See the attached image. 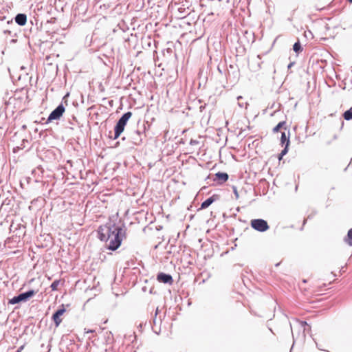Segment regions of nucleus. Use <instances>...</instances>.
I'll return each mask as SVG.
<instances>
[{"instance_id":"1","label":"nucleus","mask_w":352,"mask_h":352,"mask_svg":"<svg viewBox=\"0 0 352 352\" xmlns=\"http://www.w3.org/2000/svg\"><path fill=\"white\" fill-rule=\"evenodd\" d=\"M98 234L101 241H109L107 245L109 250L115 251L121 245L125 236V230L121 226L109 222L99 226Z\"/></svg>"},{"instance_id":"2","label":"nucleus","mask_w":352,"mask_h":352,"mask_svg":"<svg viewBox=\"0 0 352 352\" xmlns=\"http://www.w3.org/2000/svg\"><path fill=\"white\" fill-rule=\"evenodd\" d=\"M131 116L132 113L131 111H127L119 118L114 127V135L113 137H111V138L116 140L120 137L121 133L124 131V127Z\"/></svg>"},{"instance_id":"3","label":"nucleus","mask_w":352,"mask_h":352,"mask_svg":"<svg viewBox=\"0 0 352 352\" xmlns=\"http://www.w3.org/2000/svg\"><path fill=\"white\" fill-rule=\"evenodd\" d=\"M36 292L34 289H30L27 292H22L17 296H14L11 299L9 300L8 303L11 305H15L19 302H25L29 300L31 298H32Z\"/></svg>"},{"instance_id":"4","label":"nucleus","mask_w":352,"mask_h":352,"mask_svg":"<svg viewBox=\"0 0 352 352\" xmlns=\"http://www.w3.org/2000/svg\"><path fill=\"white\" fill-rule=\"evenodd\" d=\"M250 226L254 230L260 232H264L270 228L267 221L263 219H254L251 220Z\"/></svg>"},{"instance_id":"5","label":"nucleus","mask_w":352,"mask_h":352,"mask_svg":"<svg viewBox=\"0 0 352 352\" xmlns=\"http://www.w3.org/2000/svg\"><path fill=\"white\" fill-rule=\"evenodd\" d=\"M65 111L63 103L58 104L49 115L46 123L51 122L52 120H59Z\"/></svg>"},{"instance_id":"6","label":"nucleus","mask_w":352,"mask_h":352,"mask_svg":"<svg viewBox=\"0 0 352 352\" xmlns=\"http://www.w3.org/2000/svg\"><path fill=\"white\" fill-rule=\"evenodd\" d=\"M66 309L64 305L61 306L53 314L52 319L54 321L55 326L58 327L62 322L61 316L65 313Z\"/></svg>"},{"instance_id":"7","label":"nucleus","mask_w":352,"mask_h":352,"mask_svg":"<svg viewBox=\"0 0 352 352\" xmlns=\"http://www.w3.org/2000/svg\"><path fill=\"white\" fill-rule=\"evenodd\" d=\"M157 280L160 283H163L164 284L172 285L173 283L172 276L169 274H166L164 272H160L157 274Z\"/></svg>"},{"instance_id":"8","label":"nucleus","mask_w":352,"mask_h":352,"mask_svg":"<svg viewBox=\"0 0 352 352\" xmlns=\"http://www.w3.org/2000/svg\"><path fill=\"white\" fill-rule=\"evenodd\" d=\"M143 136H144V133L139 130L134 131L131 134L132 142L135 145H140L142 143Z\"/></svg>"},{"instance_id":"9","label":"nucleus","mask_w":352,"mask_h":352,"mask_svg":"<svg viewBox=\"0 0 352 352\" xmlns=\"http://www.w3.org/2000/svg\"><path fill=\"white\" fill-rule=\"evenodd\" d=\"M229 176L228 173L223 172H218L214 175V177L213 179L214 181L217 182L219 184H221L226 181H228Z\"/></svg>"},{"instance_id":"10","label":"nucleus","mask_w":352,"mask_h":352,"mask_svg":"<svg viewBox=\"0 0 352 352\" xmlns=\"http://www.w3.org/2000/svg\"><path fill=\"white\" fill-rule=\"evenodd\" d=\"M219 198V196L217 195H214L210 197H208L207 199H206L204 201H203L201 204V209H206L208 207H209L213 202H214L216 200H217Z\"/></svg>"},{"instance_id":"11","label":"nucleus","mask_w":352,"mask_h":352,"mask_svg":"<svg viewBox=\"0 0 352 352\" xmlns=\"http://www.w3.org/2000/svg\"><path fill=\"white\" fill-rule=\"evenodd\" d=\"M15 22L21 26L25 25L27 22V15L23 13H19L14 17Z\"/></svg>"},{"instance_id":"12","label":"nucleus","mask_w":352,"mask_h":352,"mask_svg":"<svg viewBox=\"0 0 352 352\" xmlns=\"http://www.w3.org/2000/svg\"><path fill=\"white\" fill-rule=\"evenodd\" d=\"M100 9L107 10L113 6V3L111 0H98Z\"/></svg>"},{"instance_id":"13","label":"nucleus","mask_w":352,"mask_h":352,"mask_svg":"<svg viewBox=\"0 0 352 352\" xmlns=\"http://www.w3.org/2000/svg\"><path fill=\"white\" fill-rule=\"evenodd\" d=\"M289 131H287V133L285 132L281 133V137H280V142L282 145L287 144L289 145L290 141H289Z\"/></svg>"},{"instance_id":"14","label":"nucleus","mask_w":352,"mask_h":352,"mask_svg":"<svg viewBox=\"0 0 352 352\" xmlns=\"http://www.w3.org/2000/svg\"><path fill=\"white\" fill-rule=\"evenodd\" d=\"M344 241L348 245L352 246V228L349 230L347 235L344 238Z\"/></svg>"},{"instance_id":"15","label":"nucleus","mask_w":352,"mask_h":352,"mask_svg":"<svg viewBox=\"0 0 352 352\" xmlns=\"http://www.w3.org/2000/svg\"><path fill=\"white\" fill-rule=\"evenodd\" d=\"M293 50L296 54H299L302 51V47L298 41L294 44Z\"/></svg>"},{"instance_id":"16","label":"nucleus","mask_w":352,"mask_h":352,"mask_svg":"<svg viewBox=\"0 0 352 352\" xmlns=\"http://www.w3.org/2000/svg\"><path fill=\"white\" fill-rule=\"evenodd\" d=\"M343 118L346 120H352V109L351 108H350L349 109L346 110L343 113Z\"/></svg>"},{"instance_id":"17","label":"nucleus","mask_w":352,"mask_h":352,"mask_svg":"<svg viewBox=\"0 0 352 352\" xmlns=\"http://www.w3.org/2000/svg\"><path fill=\"white\" fill-rule=\"evenodd\" d=\"M286 125V122L285 121H282V122H280L274 129H273V132L274 133H277L279 131V130L282 128H283Z\"/></svg>"},{"instance_id":"18","label":"nucleus","mask_w":352,"mask_h":352,"mask_svg":"<svg viewBox=\"0 0 352 352\" xmlns=\"http://www.w3.org/2000/svg\"><path fill=\"white\" fill-rule=\"evenodd\" d=\"M59 284H60V280H55L54 281H53L52 283L50 285V287H51L52 290V291L57 290Z\"/></svg>"},{"instance_id":"19","label":"nucleus","mask_w":352,"mask_h":352,"mask_svg":"<svg viewBox=\"0 0 352 352\" xmlns=\"http://www.w3.org/2000/svg\"><path fill=\"white\" fill-rule=\"evenodd\" d=\"M243 99V97L242 96H238L237 97V100H238V104L239 106L241 107V108H247V106H248V103L247 102H240V100Z\"/></svg>"},{"instance_id":"20","label":"nucleus","mask_w":352,"mask_h":352,"mask_svg":"<svg viewBox=\"0 0 352 352\" xmlns=\"http://www.w3.org/2000/svg\"><path fill=\"white\" fill-rule=\"evenodd\" d=\"M289 145L285 144L284 148L280 152L281 155H285L287 153L288 150H289Z\"/></svg>"},{"instance_id":"21","label":"nucleus","mask_w":352,"mask_h":352,"mask_svg":"<svg viewBox=\"0 0 352 352\" xmlns=\"http://www.w3.org/2000/svg\"><path fill=\"white\" fill-rule=\"evenodd\" d=\"M300 324L301 327L304 329V331L307 329L306 326H307L309 329L311 328L306 321H301Z\"/></svg>"},{"instance_id":"22","label":"nucleus","mask_w":352,"mask_h":352,"mask_svg":"<svg viewBox=\"0 0 352 352\" xmlns=\"http://www.w3.org/2000/svg\"><path fill=\"white\" fill-rule=\"evenodd\" d=\"M233 192L236 197V199H238L239 198V193H238V191H237V188L236 187L234 186L233 187Z\"/></svg>"},{"instance_id":"23","label":"nucleus","mask_w":352,"mask_h":352,"mask_svg":"<svg viewBox=\"0 0 352 352\" xmlns=\"http://www.w3.org/2000/svg\"><path fill=\"white\" fill-rule=\"evenodd\" d=\"M159 313V309L157 308L156 310H155V318L153 319V322L155 323L156 322V316Z\"/></svg>"},{"instance_id":"24","label":"nucleus","mask_w":352,"mask_h":352,"mask_svg":"<svg viewBox=\"0 0 352 352\" xmlns=\"http://www.w3.org/2000/svg\"><path fill=\"white\" fill-rule=\"evenodd\" d=\"M85 331L86 333H94L95 332V330H94V329H88V330H87L86 329H85Z\"/></svg>"},{"instance_id":"25","label":"nucleus","mask_w":352,"mask_h":352,"mask_svg":"<svg viewBox=\"0 0 352 352\" xmlns=\"http://www.w3.org/2000/svg\"><path fill=\"white\" fill-rule=\"evenodd\" d=\"M197 143H198V142H197V141H196V140H190V144L191 145H194V144H197Z\"/></svg>"},{"instance_id":"26","label":"nucleus","mask_w":352,"mask_h":352,"mask_svg":"<svg viewBox=\"0 0 352 352\" xmlns=\"http://www.w3.org/2000/svg\"><path fill=\"white\" fill-rule=\"evenodd\" d=\"M23 348H24V346H23V345L21 346L18 349L17 352H21V351L23 349Z\"/></svg>"},{"instance_id":"27","label":"nucleus","mask_w":352,"mask_h":352,"mask_svg":"<svg viewBox=\"0 0 352 352\" xmlns=\"http://www.w3.org/2000/svg\"><path fill=\"white\" fill-rule=\"evenodd\" d=\"M283 156H284V155H281V153H280V154L278 155V160H279V161H280V160H282V158L283 157Z\"/></svg>"},{"instance_id":"28","label":"nucleus","mask_w":352,"mask_h":352,"mask_svg":"<svg viewBox=\"0 0 352 352\" xmlns=\"http://www.w3.org/2000/svg\"><path fill=\"white\" fill-rule=\"evenodd\" d=\"M316 342V347L318 348V349L321 350V351H324L322 349H321V348L319 346V345L318 344V343H317L316 342Z\"/></svg>"},{"instance_id":"29","label":"nucleus","mask_w":352,"mask_h":352,"mask_svg":"<svg viewBox=\"0 0 352 352\" xmlns=\"http://www.w3.org/2000/svg\"><path fill=\"white\" fill-rule=\"evenodd\" d=\"M10 30H4V34H10Z\"/></svg>"},{"instance_id":"30","label":"nucleus","mask_w":352,"mask_h":352,"mask_svg":"<svg viewBox=\"0 0 352 352\" xmlns=\"http://www.w3.org/2000/svg\"><path fill=\"white\" fill-rule=\"evenodd\" d=\"M294 65V63H290L288 65V68H290Z\"/></svg>"},{"instance_id":"31","label":"nucleus","mask_w":352,"mask_h":352,"mask_svg":"<svg viewBox=\"0 0 352 352\" xmlns=\"http://www.w3.org/2000/svg\"><path fill=\"white\" fill-rule=\"evenodd\" d=\"M294 344H295V342H293V344H292V346H291V349L294 348Z\"/></svg>"},{"instance_id":"32","label":"nucleus","mask_w":352,"mask_h":352,"mask_svg":"<svg viewBox=\"0 0 352 352\" xmlns=\"http://www.w3.org/2000/svg\"><path fill=\"white\" fill-rule=\"evenodd\" d=\"M294 344H295V342H293V344H292V346H291V349L294 348Z\"/></svg>"},{"instance_id":"33","label":"nucleus","mask_w":352,"mask_h":352,"mask_svg":"<svg viewBox=\"0 0 352 352\" xmlns=\"http://www.w3.org/2000/svg\"><path fill=\"white\" fill-rule=\"evenodd\" d=\"M294 344H295V342H293V344H292V346H291V349L294 348Z\"/></svg>"},{"instance_id":"34","label":"nucleus","mask_w":352,"mask_h":352,"mask_svg":"<svg viewBox=\"0 0 352 352\" xmlns=\"http://www.w3.org/2000/svg\"><path fill=\"white\" fill-rule=\"evenodd\" d=\"M294 344H295V342H293V344H292V346H291V349L294 348Z\"/></svg>"},{"instance_id":"35","label":"nucleus","mask_w":352,"mask_h":352,"mask_svg":"<svg viewBox=\"0 0 352 352\" xmlns=\"http://www.w3.org/2000/svg\"><path fill=\"white\" fill-rule=\"evenodd\" d=\"M69 96V93H67V94L64 96L63 99H65V98L67 96Z\"/></svg>"},{"instance_id":"36","label":"nucleus","mask_w":352,"mask_h":352,"mask_svg":"<svg viewBox=\"0 0 352 352\" xmlns=\"http://www.w3.org/2000/svg\"><path fill=\"white\" fill-rule=\"evenodd\" d=\"M204 106H201V107H200V109H201V111H202V109H204Z\"/></svg>"},{"instance_id":"37","label":"nucleus","mask_w":352,"mask_h":352,"mask_svg":"<svg viewBox=\"0 0 352 352\" xmlns=\"http://www.w3.org/2000/svg\"><path fill=\"white\" fill-rule=\"evenodd\" d=\"M230 67L231 69H233V68H234V67H233L232 65H230Z\"/></svg>"},{"instance_id":"38","label":"nucleus","mask_w":352,"mask_h":352,"mask_svg":"<svg viewBox=\"0 0 352 352\" xmlns=\"http://www.w3.org/2000/svg\"><path fill=\"white\" fill-rule=\"evenodd\" d=\"M218 70H219V72H221V71L219 67H218Z\"/></svg>"},{"instance_id":"39","label":"nucleus","mask_w":352,"mask_h":352,"mask_svg":"<svg viewBox=\"0 0 352 352\" xmlns=\"http://www.w3.org/2000/svg\"><path fill=\"white\" fill-rule=\"evenodd\" d=\"M349 3H352V0H348Z\"/></svg>"},{"instance_id":"40","label":"nucleus","mask_w":352,"mask_h":352,"mask_svg":"<svg viewBox=\"0 0 352 352\" xmlns=\"http://www.w3.org/2000/svg\"><path fill=\"white\" fill-rule=\"evenodd\" d=\"M140 327L142 328V324H140Z\"/></svg>"},{"instance_id":"41","label":"nucleus","mask_w":352,"mask_h":352,"mask_svg":"<svg viewBox=\"0 0 352 352\" xmlns=\"http://www.w3.org/2000/svg\"><path fill=\"white\" fill-rule=\"evenodd\" d=\"M343 125H344V122L342 121V127L343 126Z\"/></svg>"},{"instance_id":"42","label":"nucleus","mask_w":352,"mask_h":352,"mask_svg":"<svg viewBox=\"0 0 352 352\" xmlns=\"http://www.w3.org/2000/svg\"><path fill=\"white\" fill-rule=\"evenodd\" d=\"M327 352H329V351H327Z\"/></svg>"},{"instance_id":"43","label":"nucleus","mask_w":352,"mask_h":352,"mask_svg":"<svg viewBox=\"0 0 352 352\" xmlns=\"http://www.w3.org/2000/svg\"><path fill=\"white\" fill-rule=\"evenodd\" d=\"M351 109H352V107H351Z\"/></svg>"}]
</instances>
